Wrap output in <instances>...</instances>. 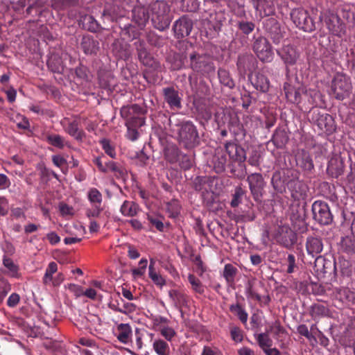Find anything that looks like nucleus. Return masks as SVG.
Wrapping results in <instances>:
<instances>
[{
    "label": "nucleus",
    "mask_w": 355,
    "mask_h": 355,
    "mask_svg": "<svg viewBox=\"0 0 355 355\" xmlns=\"http://www.w3.org/2000/svg\"><path fill=\"white\" fill-rule=\"evenodd\" d=\"M271 184L276 193L284 194L288 191L295 200L303 198L306 193L307 187L299 179V173L291 169L274 172Z\"/></svg>",
    "instance_id": "obj_1"
},
{
    "label": "nucleus",
    "mask_w": 355,
    "mask_h": 355,
    "mask_svg": "<svg viewBox=\"0 0 355 355\" xmlns=\"http://www.w3.org/2000/svg\"><path fill=\"white\" fill-rule=\"evenodd\" d=\"M167 120L171 130L176 133L177 141L182 148L191 150L200 144V134L192 121L180 119L175 114Z\"/></svg>",
    "instance_id": "obj_2"
},
{
    "label": "nucleus",
    "mask_w": 355,
    "mask_h": 355,
    "mask_svg": "<svg viewBox=\"0 0 355 355\" xmlns=\"http://www.w3.org/2000/svg\"><path fill=\"white\" fill-rule=\"evenodd\" d=\"M308 119L328 135L334 133L336 130L334 117L318 107H312L309 110Z\"/></svg>",
    "instance_id": "obj_3"
},
{
    "label": "nucleus",
    "mask_w": 355,
    "mask_h": 355,
    "mask_svg": "<svg viewBox=\"0 0 355 355\" xmlns=\"http://www.w3.org/2000/svg\"><path fill=\"white\" fill-rule=\"evenodd\" d=\"M189 67L196 73L207 76L214 73L215 66L209 55L195 51L189 53Z\"/></svg>",
    "instance_id": "obj_4"
},
{
    "label": "nucleus",
    "mask_w": 355,
    "mask_h": 355,
    "mask_svg": "<svg viewBox=\"0 0 355 355\" xmlns=\"http://www.w3.org/2000/svg\"><path fill=\"white\" fill-rule=\"evenodd\" d=\"M291 19L297 28L304 32L311 33L322 25V16L320 15L319 21L315 23L307 10L298 8L292 10Z\"/></svg>",
    "instance_id": "obj_5"
},
{
    "label": "nucleus",
    "mask_w": 355,
    "mask_h": 355,
    "mask_svg": "<svg viewBox=\"0 0 355 355\" xmlns=\"http://www.w3.org/2000/svg\"><path fill=\"white\" fill-rule=\"evenodd\" d=\"M251 46L253 52L261 62H270L273 60L272 46L265 36L261 35H254Z\"/></svg>",
    "instance_id": "obj_6"
},
{
    "label": "nucleus",
    "mask_w": 355,
    "mask_h": 355,
    "mask_svg": "<svg viewBox=\"0 0 355 355\" xmlns=\"http://www.w3.org/2000/svg\"><path fill=\"white\" fill-rule=\"evenodd\" d=\"M273 238L277 244L288 250L293 249L297 242V233L288 225H277Z\"/></svg>",
    "instance_id": "obj_7"
},
{
    "label": "nucleus",
    "mask_w": 355,
    "mask_h": 355,
    "mask_svg": "<svg viewBox=\"0 0 355 355\" xmlns=\"http://www.w3.org/2000/svg\"><path fill=\"white\" fill-rule=\"evenodd\" d=\"M352 89L350 78L344 73H337L331 81V90L334 96L339 101L349 97Z\"/></svg>",
    "instance_id": "obj_8"
},
{
    "label": "nucleus",
    "mask_w": 355,
    "mask_h": 355,
    "mask_svg": "<svg viewBox=\"0 0 355 355\" xmlns=\"http://www.w3.org/2000/svg\"><path fill=\"white\" fill-rule=\"evenodd\" d=\"M263 28L268 37L275 44H279L283 40L286 32L282 28L277 18L270 17L263 20Z\"/></svg>",
    "instance_id": "obj_9"
},
{
    "label": "nucleus",
    "mask_w": 355,
    "mask_h": 355,
    "mask_svg": "<svg viewBox=\"0 0 355 355\" xmlns=\"http://www.w3.org/2000/svg\"><path fill=\"white\" fill-rule=\"evenodd\" d=\"M311 211L313 220L320 225H328L333 222V214L326 202L315 201L312 205Z\"/></svg>",
    "instance_id": "obj_10"
},
{
    "label": "nucleus",
    "mask_w": 355,
    "mask_h": 355,
    "mask_svg": "<svg viewBox=\"0 0 355 355\" xmlns=\"http://www.w3.org/2000/svg\"><path fill=\"white\" fill-rule=\"evenodd\" d=\"M306 214V202H304L302 205L298 203L291 208L290 219L292 225L300 232H304L307 230Z\"/></svg>",
    "instance_id": "obj_11"
},
{
    "label": "nucleus",
    "mask_w": 355,
    "mask_h": 355,
    "mask_svg": "<svg viewBox=\"0 0 355 355\" xmlns=\"http://www.w3.org/2000/svg\"><path fill=\"white\" fill-rule=\"evenodd\" d=\"M164 101L172 110H180L182 107V94L177 87L168 86L162 89Z\"/></svg>",
    "instance_id": "obj_12"
},
{
    "label": "nucleus",
    "mask_w": 355,
    "mask_h": 355,
    "mask_svg": "<svg viewBox=\"0 0 355 355\" xmlns=\"http://www.w3.org/2000/svg\"><path fill=\"white\" fill-rule=\"evenodd\" d=\"M247 182L249 184V188L253 199L256 202H260L261 201L266 186V182L264 181L262 175L257 173H252L248 175Z\"/></svg>",
    "instance_id": "obj_13"
},
{
    "label": "nucleus",
    "mask_w": 355,
    "mask_h": 355,
    "mask_svg": "<svg viewBox=\"0 0 355 355\" xmlns=\"http://www.w3.org/2000/svg\"><path fill=\"white\" fill-rule=\"evenodd\" d=\"M273 328H275V336H278L280 334L286 332V329L281 325L280 322L279 320H276L268 329H266V332L255 335L258 345L263 350L267 347H271L272 345V340L270 338V334L272 333Z\"/></svg>",
    "instance_id": "obj_14"
},
{
    "label": "nucleus",
    "mask_w": 355,
    "mask_h": 355,
    "mask_svg": "<svg viewBox=\"0 0 355 355\" xmlns=\"http://www.w3.org/2000/svg\"><path fill=\"white\" fill-rule=\"evenodd\" d=\"M193 26V19L187 15H182L177 19L173 26V31L177 39L188 37Z\"/></svg>",
    "instance_id": "obj_15"
},
{
    "label": "nucleus",
    "mask_w": 355,
    "mask_h": 355,
    "mask_svg": "<svg viewBox=\"0 0 355 355\" xmlns=\"http://www.w3.org/2000/svg\"><path fill=\"white\" fill-rule=\"evenodd\" d=\"M111 51L117 60H128L132 57V49L130 44L122 39L116 38L111 44Z\"/></svg>",
    "instance_id": "obj_16"
},
{
    "label": "nucleus",
    "mask_w": 355,
    "mask_h": 355,
    "mask_svg": "<svg viewBox=\"0 0 355 355\" xmlns=\"http://www.w3.org/2000/svg\"><path fill=\"white\" fill-rule=\"evenodd\" d=\"M119 28L121 29L119 35L121 39L124 41L132 42L141 40L140 28L130 23H124L121 20L118 21Z\"/></svg>",
    "instance_id": "obj_17"
},
{
    "label": "nucleus",
    "mask_w": 355,
    "mask_h": 355,
    "mask_svg": "<svg viewBox=\"0 0 355 355\" xmlns=\"http://www.w3.org/2000/svg\"><path fill=\"white\" fill-rule=\"evenodd\" d=\"M325 24L329 31L334 35L341 37L345 33V24L340 17L334 13L325 17Z\"/></svg>",
    "instance_id": "obj_18"
},
{
    "label": "nucleus",
    "mask_w": 355,
    "mask_h": 355,
    "mask_svg": "<svg viewBox=\"0 0 355 355\" xmlns=\"http://www.w3.org/2000/svg\"><path fill=\"white\" fill-rule=\"evenodd\" d=\"M257 60L251 53H245L238 56L236 67L241 75H245L248 71L251 72L255 68Z\"/></svg>",
    "instance_id": "obj_19"
},
{
    "label": "nucleus",
    "mask_w": 355,
    "mask_h": 355,
    "mask_svg": "<svg viewBox=\"0 0 355 355\" xmlns=\"http://www.w3.org/2000/svg\"><path fill=\"white\" fill-rule=\"evenodd\" d=\"M78 25L83 29L91 33H99L103 30H108L107 26H103L91 15H84L78 19Z\"/></svg>",
    "instance_id": "obj_20"
},
{
    "label": "nucleus",
    "mask_w": 355,
    "mask_h": 355,
    "mask_svg": "<svg viewBox=\"0 0 355 355\" xmlns=\"http://www.w3.org/2000/svg\"><path fill=\"white\" fill-rule=\"evenodd\" d=\"M295 162L297 166L305 173H311L314 169V163L311 155L304 149L299 150L297 152Z\"/></svg>",
    "instance_id": "obj_21"
},
{
    "label": "nucleus",
    "mask_w": 355,
    "mask_h": 355,
    "mask_svg": "<svg viewBox=\"0 0 355 355\" xmlns=\"http://www.w3.org/2000/svg\"><path fill=\"white\" fill-rule=\"evenodd\" d=\"M277 53L283 60L286 67L294 65L300 57V53L293 45H284L281 49L277 50Z\"/></svg>",
    "instance_id": "obj_22"
},
{
    "label": "nucleus",
    "mask_w": 355,
    "mask_h": 355,
    "mask_svg": "<svg viewBox=\"0 0 355 355\" xmlns=\"http://www.w3.org/2000/svg\"><path fill=\"white\" fill-rule=\"evenodd\" d=\"M80 48L85 55H96L100 51V43L93 36L85 35L81 38Z\"/></svg>",
    "instance_id": "obj_23"
},
{
    "label": "nucleus",
    "mask_w": 355,
    "mask_h": 355,
    "mask_svg": "<svg viewBox=\"0 0 355 355\" xmlns=\"http://www.w3.org/2000/svg\"><path fill=\"white\" fill-rule=\"evenodd\" d=\"M284 90L288 101L295 104L301 102L302 96H304V92L306 91L302 85L295 87L288 83H284Z\"/></svg>",
    "instance_id": "obj_24"
},
{
    "label": "nucleus",
    "mask_w": 355,
    "mask_h": 355,
    "mask_svg": "<svg viewBox=\"0 0 355 355\" xmlns=\"http://www.w3.org/2000/svg\"><path fill=\"white\" fill-rule=\"evenodd\" d=\"M254 8L259 12L261 17H270L275 14V8L272 0H251Z\"/></svg>",
    "instance_id": "obj_25"
},
{
    "label": "nucleus",
    "mask_w": 355,
    "mask_h": 355,
    "mask_svg": "<svg viewBox=\"0 0 355 355\" xmlns=\"http://www.w3.org/2000/svg\"><path fill=\"white\" fill-rule=\"evenodd\" d=\"M345 168L343 159L340 156H334L328 162L327 173L331 178H338L343 174Z\"/></svg>",
    "instance_id": "obj_26"
},
{
    "label": "nucleus",
    "mask_w": 355,
    "mask_h": 355,
    "mask_svg": "<svg viewBox=\"0 0 355 355\" xmlns=\"http://www.w3.org/2000/svg\"><path fill=\"white\" fill-rule=\"evenodd\" d=\"M305 245L308 254L316 258L323 249L322 239L319 236H309L306 239Z\"/></svg>",
    "instance_id": "obj_27"
},
{
    "label": "nucleus",
    "mask_w": 355,
    "mask_h": 355,
    "mask_svg": "<svg viewBox=\"0 0 355 355\" xmlns=\"http://www.w3.org/2000/svg\"><path fill=\"white\" fill-rule=\"evenodd\" d=\"M225 153L228 154L230 161H245L246 152L244 148L234 142H226Z\"/></svg>",
    "instance_id": "obj_28"
},
{
    "label": "nucleus",
    "mask_w": 355,
    "mask_h": 355,
    "mask_svg": "<svg viewBox=\"0 0 355 355\" xmlns=\"http://www.w3.org/2000/svg\"><path fill=\"white\" fill-rule=\"evenodd\" d=\"M227 168L232 178L243 180L247 175L245 161H230Z\"/></svg>",
    "instance_id": "obj_29"
},
{
    "label": "nucleus",
    "mask_w": 355,
    "mask_h": 355,
    "mask_svg": "<svg viewBox=\"0 0 355 355\" xmlns=\"http://www.w3.org/2000/svg\"><path fill=\"white\" fill-rule=\"evenodd\" d=\"M248 78L250 80L253 87L263 93L268 92L270 88V81L268 78L263 73L256 72L254 75L250 73L248 75Z\"/></svg>",
    "instance_id": "obj_30"
},
{
    "label": "nucleus",
    "mask_w": 355,
    "mask_h": 355,
    "mask_svg": "<svg viewBox=\"0 0 355 355\" xmlns=\"http://www.w3.org/2000/svg\"><path fill=\"white\" fill-rule=\"evenodd\" d=\"M149 12L144 7H136L132 11V21L140 29H143L149 20Z\"/></svg>",
    "instance_id": "obj_31"
},
{
    "label": "nucleus",
    "mask_w": 355,
    "mask_h": 355,
    "mask_svg": "<svg viewBox=\"0 0 355 355\" xmlns=\"http://www.w3.org/2000/svg\"><path fill=\"white\" fill-rule=\"evenodd\" d=\"M211 162L213 164V168L216 173L220 174L225 172L228 164L226 153L222 150H216L213 156Z\"/></svg>",
    "instance_id": "obj_32"
},
{
    "label": "nucleus",
    "mask_w": 355,
    "mask_h": 355,
    "mask_svg": "<svg viewBox=\"0 0 355 355\" xmlns=\"http://www.w3.org/2000/svg\"><path fill=\"white\" fill-rule=\"evenodd\" d=\"M147 110L144 107H141L138 104H132L130 105H124L121 108L120 114L122 118L128 120L136 115H145Z\"/></svg>",
    "instance_id": "obj_33"
},
{
    "label": "nucleus",
    "mask_w": 355,
    "mask_h": 355,
    "mask_svg": "<svg viewBox=\"0 0 355 355\" xmlns=\"http://www.w3.org/2000/svg\"><path fill=\"white\" fill-rule=\"evenodd\" d=\"M322 263L321 272L324 275H336L337 274V263L334 259H328L322 258L321 256L315 258V267H318V264Z\"/></svg>",
    "instance_id": "obj_34"
},
{
    "label": "nucleus",
    "mask_w": 355,
    "mask_h": 355,
    "mask_svg": "<svg viewBox=\"0 0 355 355\" xmlns=\"http://www.w3.org/2000/svg\"><path fill=\"white\" fill-rule=\"evenodd\" d=\"M181 150L175 144H168L164 148V157L170 164H175L180 159Z\"/></svg>",
    "instance_id": "obj_35"
},
{
    "label": "nucleus",
    "mask_w": 355,
    "mask_h": 355,
    "mask_svg": "<svg viewBox=\"0 0 355 355\" xmlns=\"http://www.w3.org/2000/svg\"><path fill=\"white\" fill-rule=\"evenodd\" d=\"M186 55L182 53L173 52L168 55L166 62L171 64V71H178L183 68Z\"/></svg>",
    "instance_id": "obj_36"
},
{
    "label": "nucleus",
    "mask_w": 355,
    "mask_h": 355,
    "mask_svg": "<svg viewBox=\"0 0 355 355\" xmlns=\"http://www.w3.org/2000/svg\"><path fill=\"white\" fill-rule=\"evenodd\" d=\"M172 20L171 15H152V23L155 28L163 31L169 28Z\"/></svg>",
    "instance_id": "obj_37"
},
{
    "label": "nucleus",
    "mask_w": 355,
    "mask_h": 355,
    "mask_svg": "<svg viewBox=\"0 0 355 355\" xmlns=\"http://www.w3.org/2000/svg\"><path fill=\"white\" fill-rule=\"evenodd\" d=\"M340 252L348 256H355V237H343L340 243Z\"/></svg>",
    "instance_id": "obj_38"
},
{
    "label": "nucleus",
    "mask_w": 355,
    "mask_h": 355,
    "mask_svg": "<svg viewBox=\"0 0 355 355\" xmlns=\"http://www.w3.org/2000/svg\"><path fill=\"white\" fill-rule=\"evenodd\" d=\"M304 97L308 99L311 105H313V107H316L320 109L322 107L325 105L324 96L318 91L306 90L304 92Z\"/></svg>",
    "instance_id": "obj_39"
},
{
    "label": "nucleus",
    "mask_w": 355,
    "mask_h": 355,
    "mask_svg": "<svg viewBox=\"0 0 355 355\" xmlns=\"http://www.w3.org/2000/svg\"><path fill=\"white\" fill-rule=\"evenodd\" d=\"M99 86L105 89L112 90L115 85L114 77L110 71H102L98 75Z\"/></svg>",
    "instance_id": "obj_40"
},
{
    "label": "nucleus",
    "mask_w": 355,
    "mask_h": 355,
    "mask_svg": "<svg viewBox=\"0 0 355 355\" xmlns=\"http://www.w3.org/2000/svg\"><path fill=\"white\" fill-rule=\"evenodd\" d=\"M309 314L314 320H318L322 318L329 316L330 311L327 306L321 304H313L310 307Z\"/></svg>",
    "instance_id": "obj_41"
},
{
    "label": "nucleus",
    "mask_w": 355,
    "mask_h": 355,
    "mask_svg": "<svg viewBox=\"0 0 355 355\" xmlns=\"http://www.w3.org/2000/svg\"><path fill=\"white\" fill-rule=\"evenodd\" d=\"M288 139V135L284 129L277 128L272 135L271 141L277 148H283Z\"/></svg>",
    "instance_id": "obj_42"
},
{
    "label": "nucleus",
    "mask_w": 355,
    "mask_h": 355,
    "mask_svg": "<svg viewBox=\"0 0 355 355\" xmlns=\"http://www.w3.org/2000/svg\"><path fill=\"white\" fill-rule=\"evenodd\" d=\"M152 15H171V8L167 2L164 0H157L150 5Z\"/></svg>",
    "instance_id": "obj_43"
},
{
    "label": "nucleus",
    "mask_w": 355,
    "mask_h": 355,
    "mask_svg": "<svg viewBox=\"0 0 355 355\" xmlns=\"http://www.w3.org/2000/svg\"><path fill=\"white\" fill-rule=\"evenodd\" d=\"M338 267L340 272L343 277H350L354 272V268L351 261L343 257L338 258Z\"/></svg>",
    "instance_id": "obj_44"
},
{
    "label": "nucleus",
    "mask_w": 355,
    "mask_h": 355,
    "mask_svg": "<svg viewBox=\"0 0 355 355\" xmlns=\"http://www.w3.org/2000/svg\"><path fill=\"white\" fill-rule=\"evenodd\" d=\"M214 178L210 176H196L192 181V188L198 192H202L205 185L211 187Z\"/></svg>",
    "instance_id": "obj_45"
},
{
    "label": "nucleus",
    "mask_w": 355,
    "mask_h": 355,
    "mask_svg": "<svg viewBox=\"0 0 355 355\" xmlns=\"http://www.w3.org/2000/svg\"><path fill=\"white\" fill-rule=\"evenodd\" d=\"M117 339L122 343L126 344L130 340L132 334L131 327L129 324H120L117 327Z\"/></svg>",
    "instance_id": "obj_46"
},
{
    "label": "nucleus",
    "mask_w": 355,
    "mask_h": 355,
    "mask_svg": "<svg viewBox=\"0 0 355 355\" xmlns=\"http://www.w3.org/2000/svg\"><path fill=\"white\" fill-rule=\"evenodd\" d=\"M79 4V0H51V6L57 10H64Z\"/></svg>",
    "instance_id": "obj_47"
},
{
    "label": "nucleus",
    "mask_w": 355,
    "mask_h": 355,
    "mask_svg": "<svg viewBox=\"0 0 355 355\" xmlns=\"http://www.w3.org/2000/svg\"><path fill=\"white\" fill-rule=\"evenodd\" d=\"M203 203L209 209L213 208L214 204L218 201V195L211 191L205 189L201 193Z\"/></svg>",
    "instance_id": "obj_48"
},
{
    "label": "nucleus",
    "mask_w": 355,
    "mask_h": 355,
    "mask_svg": "<svg viewBox=\"0 0 355 355\" xmlns=\"http://www.w3.org/2000/svg\"><path fill=\"white\" fill-rule=\"evenodd\" d=\"M218 77L220 83L225 87L232 89L235 86L234 81L230 76V72L225 69L220 68L218 70Z\"/></svg>",
    "instance_id": "obj_49"
},
{
    "label": "nucleus",
    "mask_w": 355,
    "mask_h": 355,
    "mask_svg": "<svg viewBox=\"0 0 355 355\" xmlns=\"http://www.w3.org/2000/svg\"><path fill=\"white\" fill-rule=\"evenodd\" d=\"M215 21H210L211 26L209 28L210 30H213L215 35H219V33L223 30V26L224 23L226 22V18L224 16V14L222 12H218L215 14Z\"/></svg>",
    "instance_id": "obj_50"
},
{
    "label": "nucleus",
    "mask_w": 355,
    "mask_h": 355,
    "mask_svg": "<svg viewBox=\"0 0 355 355\" xmlns=\"http://www.w3.org/2000/svg\"><path fill=\"white\" fill-rule=\"evenodd\" d=\"M67 133L73 137L77 141H81L85 134L83 130L78 128V123L76 121L70 123L67 128Z\"/></svg>",
    "instance_id": "obj_51"
},
{
    "label": "nucleus",
    "mask_w": 355,
    "mask_h": 355,
    "mask_svg": "<svg viewBox=\"0 0 355 355\" xmlns=\"http://www.w3.org/2000/svg\"><path fill=\"white\" fill-rule=\"evenodd\" d=\"M246 191L241 187V186H237L234 189V193H232V200L230 205L232 208L237 207L242 201L243 198L245 196Z\"/></svg>",
    "instance_id": "obj_52"
},
{
    "label": "nucleus",
    "mask_w": 355,
    "mask_h": 355,
    "mask_svg": "<svg viewBox=\"0 0 355 355\" xmlns=\"http://www.w3.org/2000/svg\"><path fill=\"white\" fill-rule=\"evenodd\" d=\"M153 347L158 355H169V346L166 342L162 339L155 340L153 343Z\"/></svg>",
    "instance_id": "obj_53"
},
{
    "label": "nucleus",
    "mask_w": 355,
    "mask_h": 355,
    "mask_svg": "<svg viewBox=\"0 0 355 355\" xmlns=\"http://www.w3.org/2000/svg\"><path fill=\"white\" fill-rule=\"evenodd\" d=\"M46 140L50 145L59 149H62L65 145L64 138L59 135L47 134L46 135Z\"/></svg>",
    "instance_id": "obj_54"
},
{
    "label": "nucleus",
    "mask_w": 355,
    "mask_h": 355,
    "mask_svg": "<svg viewBox=\"0 0 355 355\" xmlns=\"http://www.w3.org/2000/svg\"><path fill=\"white\" fill-rule=\"evenodd\" d=\"M237 268L232 264L227 263L225 266L223 270V277L228 284L234 283Z\"/></svg>",
    "instance_id": "obj_55"
},
{
    "label": "nucleus",
    "mask_w": 355,
    "mask_h": 355,
    "mask_svg": "<svg viewBox=\"0 0 355 355\" xmlns=\"http://www.w3.org/2000/svg\"><path fill=\"white\" fill-rule=\"evenodd\" d=\"M237 27L243 34L248 35L254 30L256 25L253 21L242 19L238 21Z\"/></svg>",
    "instance_id": "obj_56"
},
{
    "label": "nucleus",
    "mask_w": 355,
    "mask_h": 355,
    "mask_svg": "<svg viewBox=\"0 0 355 355\" xmlns=\"http://www.w3.org/2000/svg\"><path fill=\"white\" fill-rule=\"evenodd\" d=\"M154 263L153 260L151 259L149 266V277L156 285L162 286L166 284V281L160 275L155 271Z\"/></svg>",
    "instance_id": "obj_57"
},
{
    "label": "nucleus",
    "mask_w": 355,
    "mask_h": 355,
    "mask_svg": "<svg viewBox=\"0 0 355 355\" xmlns=\"http://www.w3.org/2000/svg\"><path fill=\"white\" fill-rule=\"evenodd\" d=\"M230 310L231 312L235 313L243 323L245 324L247 322L248 313L239 303L236 304H232L230 306Z\"/></svg>",
    "instance_id": "obj_58"
},
{
    "label": "nucleus",
    "mask_w": 355,
    "mask_h": 355,
    "mask_svg": "<svg viewBox=\"0 0 355 355\" xmlns=\"http://www.w3.org/2000/svg\"><path fill=\"white\" fill-rule=\"evenodd\" d=\"M121 212L124 216H133L136 215V205L133 202L125 200L121 207Z\"/></svg>",
    "instance_id": "obj_59"
},
{
    "label": "nucleus",
    "mask_w": 355,
    "mask_h": 355,
    "mask_svg": "<svg viewBox=\"0 0 355 355\" xmlns=\"http://www.w3.org/2000/svg\"><path fill=\"white\" fill-rule=\"evenodd\" d=\"M144 115H136L126 120L125 125L127 127L137 128L145 124V118Z\"/></svg>",
    "instance_id": "obj_60"
},
{
    "label": "nucleus",
    "mask_w": 355,
    "mask_h": 355,
    "mask_svg": "<svg viewBox=\"0 0 355 355\" xmlns=\"http://www.w3.org/2000/svg\"><path fill=\"white\" fill-rule=\"evenodd\" d=\"M102 18L103 19V26H106L105 25V20L116 21L117 24L119 20H121V21L124 20V17L123 16H120L119 17H116L111 8H106L103 10L102 13Z\"/></svg>",
    "instance_id": "obj_61"
},
{
    "label": "nucleus",
    "mask_w": 355,
    "mask_h": 355,
    "mask_svg": "<svg viewBox=\"0 0 355 355\" xmlns=\"http://www.w3.org/2000/svg\"><path fill=\"white\" fill-rule=\"evenodd\" d=\"M147 41L150 46L157 48L162 47L164 44L162 37L155 33L148 34L147 35Z\"/></svg>",
    "instance_id": "obj_62"
},
{
    "label": "nucleus",
    "mask_w": 355,
    "mask_h": 355,
    "mask_svg": "<svg viewBox=\"0 0 355 355\" xmlns=\"http://www.w3.org/2000/svg\"><path fill=\"white\" fill-rule=\"evenodd\" d=\"M143 65L148 68L150 71H159L162 69L161 63L153 56H151Z\"/></svg>",
    "instance_id": "obj_63"
},
{
    "label": "nucleus",
    "mask_w": 355,
    "mask_h": 355,
    "mask_svg": "<svg viewBox=\"0 0 355 355\" xmlns=\"http://www.w3.org/2000/svg\"><path fill=\"white\" fill-rule=\"evenodd\" d=\"M188 279L189 283L191 284L193 289L196 292L200 294L204 293L205 290L203 286L197 277H196L193 275L190 274L188 277Z\"/></svg>",
    "instance_id": "obj_64"
}]
</instances>
